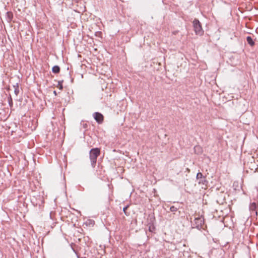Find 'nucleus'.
Listing matches in <instances>:
<instances>
[{"label": "nucleus", "instance_id": "15", "mask_svg": "<svg viewBox=\"0 0 258 258\" xmlns=\"http://www.w3.org/2000/svg\"><path fill=\"white\" fill-rule=\"evenodd\" d=\"M54 94H55V95L56 94L55 91H54Z\"/></svg>", "mask_w": 258, "mask_h": 258}, {"label": "nucleus", "instance_id": "12", "mask_svg": "<svg viewBox=\"0 0 258 258\" xmlns=\"http://www.w3.org/2000/svg\"><path fill=\"white\" fill-rule=\"evenodd\" d=\"M15 94L16 95H17L18 92H19V90L17 89H16L15 90Z\"/></svg>", "mask_w": 258, "mask_h": 258}, {"label": "nucleus", "instance_id": "13", "mask_svg": "<svg viewBox=\"0 0 258 258\" xmlns=\"http://www.w3.org/2000/svg\"><path fill=\"white\" fill-rule=\"evenodd\" d=\"M154 229V228L153 227L152 228H151V227H149V230L151 232L152 231V229Z\"/></svg>", "mask_w": 258, "mask_h": 258}, {"label": "nucleus", "instance_id": "11", "mask_svg": "<svg viewBox=\"0 0 258 258\" xmlns=\"http://www.w3.org/2000/svg\"><path fill=\"white\" fill-rule=\"evenodd\" d=\"M127 208H128V206H126V207L123 208V212H124V213L125 214H126V212L125 211H126V209H127Z\"/></svg>", "mask_w": 258, "mask_h": 258}, {"label": "nucleus", "instance_id": "2", "mask_svg": "<svg viewBox=\"0 0 258 258\" xmlns=\"http://www.w3.org/2000/svg\"><path fill=\"white\" fill-rule=\"evenodd\" d=\"M192 24L196 34L199 36H202L204 34V31L200 21L198 19H195L192 22Z\"/></svg>", "mask_w": 258, "mask_h": 258}, {"label": "nucleus", "instance_id": "4", "mask_svg": "<svg viewBox=\"0 0 258 258\" xmlns=\"http://www.w3.org/2000/svg\"><path fill=\"white\" fill-rule=\"evenodd\" d=\"M93 116L98 123H101L103 122L104 117L100 113L95 112L94 113Z\"/></svg>", "mask_w": 258, "mask_h": 258}, {"label": "nucleus", "instance_id": "8", "mask_svg": "<svg viewBox=\"0 0 258 258\" xmlns=\"http://www.w3.org/2000/svg\"><path fill=\"white\" fill-rule=\"evenodd\" d=\"M203 176V174L201 172H199L197 174V178L198 179L202 178Z\"/></svg>", "mask_w": 258, "mask_h": 258}, {"label": "nucleus", "instance_id": "14", "mask_svg": "<svg viewBox=\"0 0 258 258\" xmlns=\"http://www.w3.org/2000/svg\"><path fill=\"white\" fill-rule=\"evenodd\" d=\"M195 150H196L197 149H200V147L199 146H197V147H195Z\"/></svg>", "mask_w": 258, "mask_h": 258}, {"label": "nucleus", "instance_id": "6", "mask_svg": "<svg viewBox=\"0 0 258 258\" xmlns=\"http://www.w3.org/2000/svg\"><path fill=\"white\" fill-rule=\"evenodd\" d=\"M257 208V205L255 203H252L250 204L249 209L251 211H255Z\"/></svg>", "mask_w": 258, "mask_h": 258}, {"label": "nucleus", "instance_id": "10", "mask_svg": "<svg viewBox=\"0 0 258 258\" xmlns=\"http://www.w3.org/2000/svg\"><path fill=\"white\" fill-rule=\"evenodd\" d=\"M170 210L172 212H175L177 211V208L174 207V206H172L170 208Z\"/></svg>", "mask_w": 258, "mask_h": 258}, {"label": "nucleus", "instance_id": "7", "mask_svg": "<svg viewBox=\"0 0 258 258\" xmlns=\"http://www.w3.org/2000/svg\"><path fill=\"white\" fill-rule=\"evenodd\" d=\"M52 71L55 74L58 73L60 72V68L58 66H55L52 68Z\"/></svg>", "mask_w": 258, "mask_h": 258}, {"label": "nucleus", "instance_id": "5", "mask_svg": "<svg viewBox=\"0 0 258 258\" xmlns=\"http://www.w3.org/2000/svg\"><path fill=\"white\" fill-rule=\"evenodd\" d=\"M246 40H247L248 43L250 45H251V46H253L254 45V41H253L252 38L250 36H247V38H246Z\"/></svg>", "mask_w": 258, "mask_h": 258}, {"label": "nucleus", "instance_id": "9", "mask_svg": "<svg viewBox=\"0 0 258 258\" xmlns=\"http://www.w3.org/2000/svg\"><path fill=\"white\" fill-rule=\"evenodd\" d=\"M57 87L59 88L60 90H62L63 88L62 85L60 82H58Z\"/></svg>", "mask_w": 258, "mask_h": 258}, {"label": "nucleus", "instance_id": "1", "mask_svg": "<svg viewBox=\"0 0 258 258\" xmlns=\"http://www.w3.org/2000/svg\"><path fill=\"white\" fill-rule=\"evenodd\" d=\"M100 154V150L99 148H93L90 150L89 157L92 167H95L96 164L97 159Z\"/></svg>", "mask_w": 258, "mask_h": 258}, {"label": "nucleus", "instance_id": "3", "mask_svg": "<svg viewBox=\"0 0 258 258\" xmlns=\"http://www.w3.org/2000/svg\"><path fill=\"white\" fill-rule=\"evenodd\" d=\"M194 223V224L196 225V228L198 229L204 228L205 224L204 218L202 216L195 217Z\"/></svg>", "mask_w": 258, "mask_h": 258}]
</instances>
